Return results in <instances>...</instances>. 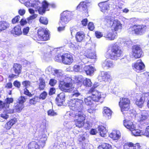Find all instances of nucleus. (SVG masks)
Wrapping results in <instances>:
<instances>
[{
  "label": "nucleus",
  "mask_w": 149,
  "mask_h": 149,
  "mask_svg": "<svg viewBox=\"0 0 149 149\" xmlns=\"http://www.w3.org/2000/svg\"><path fill=\"white\" fill-rule=\"evenodd\" d=\"M29 3L31 6L36 9L38 8L39 6L41 5V3L38 0H30Z\"/></svg>",
  "instance_id": "nucleus-28"
},
{
  "label": "nucleus",
  "mask_w": 149,
  "mask_h": 149,
  "mask_svg": "<svg viewBox=\"0 0 149 149\" xmlns=\"http://www.w3.org/2000/svg\"><path fill=\"white\" fill-rule=\"evenodd\" d=\"M75 125L76 126L79 128L83 127L84 125L85 115L84 113H75Z\"/></svg>",
  "instance_id": "nucleus-6"
},
{
  "label": "nucleus",
  "mask_w": 149,
  "mask_h": 149,
  "mask_svg": "<svg viewBox=\"0 0 149 149\" xmlns=\"http://www.w3.org/2000/svg\"><path fill=\"white\" fill-rule=\"evenodd\" d=\"M26 101V99L23 96H21L19 97L17 101V103L23 104Z\"/></svg>",
  "instance_id": "nucleus-51"
},
{
  "label": "nucleus",
  "mask_w": 149,
  "mask_h": 149,
  "mask_svg": "<svg viewBox=\"0 0 149 149\" xmlns=\"http://www.w3.org/2000/svg\"><path fill=\"white\" fill-rule=\"evenodd\" d=\"M93 49L91 48V49H88L86 50L84 54V55L87 58L93 59L95 58L96 54L95 53V49L93 45Z\"/></svg>",
  "instance_id": "nucleus-14"
},
{
  "label": "nucleus",
  "mask_w": 149,
  "mask_h": 149,
  "mask_svg": "<svg viewBox=\"0 0 149 149\" xmlns=\"http://www.w3.org/2000/svg\"><path fill=\"white\" fill-rule=\"evenodd\" d=\"M92 83L91 80L89 79L86 78L83 81L84 85L86 86L90 87Z\"/></svg>",
  "instance_id": "nucleus-47"
},
{
  "label": "nucleus",
  "mask_w": 149,
  "mask_h": 149,
  "mask_svg": "<svg viewBox=\"0 0 149 149\" xmlns=\"http://www.w3.org/2000/svg\"><path fill=\"white\" fill-rule=\"evenodd\" d=\"M20 18V17L19 15L16 16L14 18H13L12 20V23L13 24H15L16 22H18Z\"/></svg>",
  "instance_id": "nucleus-59"
},
{
  "label": "nucleus",
  "mask_w": 149,
  "mask_h": 149,
  "mask_svg": "<svg viewBox=\"0 0 149 149\" xmlns=\"http://www.w3.org/2000/svg\"><path fill=\"white\" fill-rule=\"evenodd\" d=\"M11 33L17 36H19L22 33L21 28L19 26H15L11 31Z\"/></svg>",
  "instance_id": "nucleus-31"
},
{
  "label": "nucleus",
  "mask_w": 149,
  "mask_h": 149,
  "mask_svg": "<svg viewBox=\"0 0 149 149\" xmlns=\"http://www.w3.org/2000/svg\"><path fill=\"white\" fill-rule=\"evenodd\" d=\"M123 123L124 126L130 131L135 128L134 125L130 121H127L126 120H125L123 121Z\"/></svg>",
  "instance_id": "nucleus-23"
},
{
  "label": "nucleus",
  "mask_w": 149,
  "mask_h": 149,
  "mask_svg": "<svg viewBox=\"0 0 149 149\" xmlns=\"http://www.w3.org/2000/svg\"><path fill=\"white\" fill-rule=\"evenodd\" d=\"M47 95V93L45 91L43 92L42 93H41L40 95V99H42V100H44L45 99Z\"/></svg>",
  "instance_id": "nucleus-57"
},
{
  "label": "nucleus",
  "mask_w": 149,
  "mask_h": 149,
  "mask_svg": "<svg viewBox=\"0 0 149 149\" xmlns=\"http://www.w3.org/2000/svg\"><path fill=\"white\" fill-rule=\"evenodd\" d=\"M13 99L11 98H7L5 100V102H3L0 101V110L2 111H6V112L8 113H13L14 111L13 109H9V104L11 103H12Z\"/></svg>",
  "instance_id": "nucleus-5"
},
{
  "label": "nucleus",
  "mask_w": 149,
  "mask_h": 149,
  "mask_svg": "<svg viewBox=\"0 0 149 149\" xmlns=\"http://www.w3.org/2000/svg\"><path fill=\"white\" fill-rule=\"evenodd\" d=\"M49 5V4L47 1H44L42 2V6L40 7V6H39L38 8H36L38 9L39 14L42 15L45 13L46 10H48L47 9Z\"/></svg>",
  "instance_id": "nucleus-16"
},
{
  "label": "nucleus",
  "mask_w": 149,
  "mask_h": 149,
  "mask_svg": "<svg viewBox=\"0 0 149 149\" xmlns=\"http://www.w3.org/2000/svg\"><path fill=\"white\" fill-rule=\"evenodd\" d=\"M37 16V15L36 14H34L30 16L27 18L28 23H30L31 22V20L35 19Z\"/></svg>",
  "instance_id": "nucleus-53"
},
{
  "label": "nucleus",
  "mask_w": 149,
  "mask_h": 149,
  "mask_svg": "<svg viewBox=\"0 0 149 149\" xmlns=\"http://www.w3.org/2000/svg\"><path fill=\"white\" fill-rule=\"evenodd\" d=\"M65 94L64 93H61L57 95L56 101L57 105L58 106L62 105L65 101Z\"/></svg>",
  "instance_id": "nucleus-18"
},
{
  "label": "nucleus",
  "mask_w": 149,
  "mask_h": 149,
  "mask_svg": "<svg viewBox=\"0 0 149 149\" xmlns=\"http://www.w3.org/2000/svg\"><path fill=\"white\" fill-rule=\"evenodd\" d=\"M149 96V92L144 93L141 95H138L136 102V104L140 107H141L144 101L148 99Z\"/></svg>",
  "instance_id": "nucleus-8"
},
{
  "label": "nucleus",
  "mask_w": 149,
  "mask_h": 149,
  "mask_svg": "<svg viewBox=\"0 0 149 149\" xmlns=\"http://www.w3.org/2000/svg\"><path fill=\"white\" fill-rule=\"evenodd\" d=\"M83 101L81 99H77L75 101L70 103V108L76 112L75 113H83L82 111L83 107Z\"/></svg>",
  "instance_id": "nucleus-3"
},
{
  "label": "nucleus",
  "mask_w": 149,
  "mask_h": 149,
  "mask_svg": "<svg viewBox=\"0 0 149 149\" xmlns=\"http://www.w3.org/2000/svg\"><path fill=\"white\" fill-rule=\"evenodd\" d=\"M83 69L87 75H91L94 71V69L91 66H84Z\"/></svg>",
  "instance_id": "nucleus-27"
},
{
  "label": "nucleus",
  "mask_w": 149,
  "mask_h": 149,
  "mask_svg": "<svg viewBox=\"0 0 149 149\" xmlns=\"http://www.w3.org/2000/svg\"><path fill=\"white\" fill-rule=\"evenodd\" d=\"M88 28L90 30L92 31L94 28V24L92 22H90L88 25Z\"/></svg>",
  "instance_id": "nucleus-60"
},
{
  "label": "nucleus",
  "mask_w": 149,
  "mask_h": 149,
  "mask_svg": "<svg viewBox=\"0 0 149 149\" xmlns=\"http://www.w3.org/2000/svg\"><path fill=\"white\" fill-rule=\"evenodd\" d=\"M95 109H92L91 108L88 110V112L89 113L91 114H92V116H91V117L92 118H94L93 116L95 113Z\"/></svg>",
  "instance_id": "nucleus-56"
},
{
  "label": "nucleus",
  "mask_w": 149,
  "mask_h": 149,
  "mask_svg": "<svg viewBox=\"0 0 149 149\" xmlns=\"http://www.w3.org/2000/svg\"><path fill=\"white\" fill-rule=\"evenodd\" d=\"M72 18L71 13L68 11H65L61 14L60 20L59 24L61 25H65Z\"/></svg>",
  "instance_id": "nucleus-4"
},
{
  "label": "nucleus",
  "mask_w": 149,
  "mask_h": 149,
  "mask_svg": "<svg viewBox=\"0 0 149 149\" xmlns=\"http://www.w3.org/2000/svg\"><path fill=\"white\" fill-rule=\"evenodd\" d=\"M102 66L104 67H106L109 68H113L114 64L112 61L109 59H106L102 63Z\"/></svg>",
  "instance_id": "nucleus-24"
},
{
  "label": "nucleus",
  "mask_w": 149,
  "mask_h": 149,
  "mask_svg": "<svg viewBox=\"0 0 149 149\" xmlns=\"http://www.w3.org/2000/svg\"><path fill=\"white\" fill-rule=\"evenodd\" d=\"M78 141L84 144L86 142V138L84 135H81L78 137Z\"/></svg>",
  "instance_id": "nucleus-52"
},
{
  "label": "nucleus",
  "mask_w": 149,
  "mask_h": 149,
  "mask_svg": "<svg viewBox=\"0 0 149 149\" xmlns=\"http://www.w3.org/2000/svg\"><path fill=\"white\" fill-rule=\"evenodd\" d=\"M48 114L50 116H54L56 115V113L52 109H50L48 111Z\"/></svg>",
  "instance_id": "nucleus-61"
},
{
  "label": "nucleus",
  "mask_w": 149,
  "mask_h": 149,
  "mask_svg": "<svg viewBox=\"0 0 149 149\" xmlns=\"http://www.w3.org/2000/svg\"><path fill=\"white\" fill-rule=\"evenodd\" d=\"M144 135L147 137H149V126L146 127L144 133Z\"/></svg>",
  "instance_id": "nucleus-64"
},
{
  "label": "nucleus",
  "mask_w": 149,
  "mask_h": 149,
  "mask_svg": "<svg viewBox=\"0 0 149 149\" xmlns=\"http://www.w3.org/2000/svg\"><path fill=\"white\" fill-rule=\"evenodd\" d=\"M134 146V144L132 143H127L124 145V149H130Z\"/></svg>",
  "instance_id": "nucleus-49"
},
{
  "label": "nucleus",
  "mask_w": 149,
  "mask_h": 149,
  "mask_svg": "<svg viewBox=\"0 0 149 149\" xmlns=\"http://www.w3.org/2000/svg\"><path fill=\"white\" fill-rule=\"evenodd\" d=\"M13 85L14 86L19 88L20 87L21 84L20 82L17 81H15L13 83Z\"/></svg>",
  "instance_id": "nucleus-63"
},
{
  "label": "nucleus",
  "mask_w": 149,
  "mask_h": 149,
  "mask_svg": "<svg viewBox=\"0 0 149 149\" xmlns=\"http://www.w3.org/2000/svg\"><path fill=\"white\" fill-rule=\"evenodd\" d=\"M103 113L105 117L109 118H111L112 111L109 108L107 107H105L104 108Z\"/></svg>",
  "instance_id": "nucleus-32"
},
{
  "label": "nucleus",
  "mask_w": 149,
  "mask_h": 149,
  "mask_svg": "<svg viewBox=\"0 0 149 149\" xmlns=\"http://www.w3.org/2000/svg\"><path fill=\"white\" fill-rule=\"evenodd\" d=\"M24 107V104L17 102L15 104L14 109L13 110L14 111V112L15 111L19 113L21 111Z\"/></svg>",
  "instance_id": "nucleus-29"
},
{
  "label": "nucleus",
  "mask_w": 149,
  "mask_h": 149,
  "mask_svg": "<svg viewBox=\"0 0 149 149\" xmlns=\"http://www.w3.org/2000/svg\"><path fill=\"white\" fill-rule=\"evenodd\" d=\"M85 37V34L83 32H77L76 35V38L77 41L81 42Z\"/></svg>",
  "instance_id": "nucleus-30"
},
{
  "label": "nucleus",
  "mask_w": 149,
  "mask_h": 149,
  "mask_svg": "<svg viewBox=\"0 0 149 149\" xmlns=\"http://www.w3.org/2000/svg\"><path fill=\"white\" fill-rule=\"evenodd\" d=\"M83 64L81 63L79 65H75L73 68L75 72H81L82 71V68H83L84 66V63Z\"/></svg>",
  "instance_id": "nucleus-37"
},
{
  "label": "nucleus",
  "mask_w": 149,
  "mask_h": 149,
  "mask_svg": "<svg viewBox=\"0 0 149 149\" xmlns=\"http://www.w3.org/2000/svg\"><path fill=\"white\" fill-rule=\"evenodd\" d=\"M132 52L133 56L136 58L140 57L142 53L141 47L139 45H137L133 46Z\"/></svg>",
  "instance_id": "nucleus-12"
},
{
  "label": "nucleus",
  "mask_w": 149,
  "mask_h": 149,
  "mask_svg": "<svg viewBox=\"0 0 149 149\" xmlns=\"http://www.w3.org/2000/svg\"><path fill=\"white\" fill-rule=\"evenodd\" d=\"M99 77H102V79L105 81H108L109 80H110L111 78L109 72L104 71L101 72L100 74L99 75Z\"/></svg>",
  "instance_id": "nucleus-26"
},
{
  "label": "nucleus",
  "mask_w": 149,
  "mask_h": 149,
  "mask_svg": "<svg viewBox=\"0 0 149 149\" xmlns=\"http://www.w3.org/2000/svg\"><path fill=\"white\" fill-rule=\"evenodd\" d=\"M22 67L21 65L17 63L14 64L12 68V71L15 74L19 76L22 71Z\"/></svg>",
  "instance_id": "nucleus-22"
},
{
  "label": "nucleus",
  "mask_w": 149,
  "mask_h": 149,
  "mask_svg": "<svg viewBox=\"0 0 149 149\" xmlns=\"http://www.w3.org/2000/svg\"><path fill=\"white\" fill-rule=\"evenodd\" d=\"M134 28L135 34L141 35L144 32L146 26L143 25H134Z\"/></svg>",
  "instance_id": "nucleus-17"
},
{
  "label": "nucleus",
  "mask_w": 149,
  "mask_h": 149,
  "mask_svg": "<svg viewBox=\"0 0 149 149\" xmlns=\"http://www.w3.org/2000/svg\"><path fill=\"white\" fill-rule=\"evenodd\" d=\"M111 146L109 144L103 143L98 147V149H111Z\"/></svg>",
  "instance_id": "nucleus-42"
},
{
  "label": "nucleus",
  "mask_w": 149,
  "mask_h": 149,
  "mask_svg": "<svg viewBox=\"0 0 149 149\" xmlns=\"http://www.w3.org/2000/svg\"><path fill=\"white\" fill-rule=\"evenodd\" d=\"M54 71V75L59 81V86L61 90L72 93L71 96L73 97H77L81 95L73 86V81L68 75H65L61 70H55Z\"/></svg>",
  "instance_id": "nucleus-1"
},
{
  "label": "nucleus",
  "mask_w": 149,
  "mask_h": 149,
  "mask_svg": "<svg viewBox=\"0 0 149 149\" xmlns=\"http://www.w3.org/2000/svg\"><path fill=\"white\" fill-rule=\"evenodd\" d=\"M54 59L56 61L58 62L61 61V60L62 61V55L58 54L57 55L55 56Z\"/></svg>",
  "instance_id": "nucleus-55"
},
{
  "label": "nucleus",
  "mask_w": 149,
  "mask_h": 149,
  "mask_svg": "<svg viewBox=\"0 0 149 149\" xmlns=\"http://www.w3.org/2000/svg\"><path fill=\"white\" fill-rule=\"evenodd\" d=\"M116 33H109L105 35V37L107 38L110 40H113L116 38L117 37Z\"/></svg>",
  "instance_id": "nucleus-38"
},
{
  "label": "nucleus",
  "mask_w": 149,
  "mask_h": 149,
  "mask_svg": "<svg viewBox=\"0 0 149 149\" xmlns=\"http://www.w3.org/2000/svg\"><path fill=\"white\" fill-rule=\"evenodd\" d=\"M110 48L108 57L110 58L117 60L123 55V52L121 47L116 43L111 45Z\"/></svg>",
  "instance_id": "nucleus-2"
},
{
  "label": "nucleus",
  "mask_w": 149,
  "mask_h": 149,
  "mask_svg": "<svg viewBox=\"0 0 149 149\" xmlns=\"http://www.w3.org/2000/svg\"><path fill=\"white\" fill-rule=\"evenodd\" d=\"M138 120L141 123L145 121L149 117V115L148 112L146 111H142L140 113L138 114Z\"/></svg>",
  "instance_id": "nucleus-19"
},
{
  "label": "nucleus",
  "mask_w": 149,
  "mask_h": 149,
  "mask_svg": "<svg viewBox=\"0 0 149 149\" xmlns=\"http://www.w3.org/2000/svg\"><path fill=\"white\" fill-rule=\"evenodd\" d=\"M131 131L132 135L135 136H140L141 135V133L140 130H135V128Z\"/></svg>",
  "instance_id": "nucleus-45"
},
{
  "label": "nucleus",
  "mask_w": 149,
  "mask_h": 149,
  "mask_svg": "<svg viewBox=\"0 0 149 149\" xmlns=\"http://www.w3.org/2000/svg\"><path fill=\"white\" fill-rule=\"evenodd\" d=\"M93 100L91 96L88 97L84 99V102L85 104L88 106H91L93 104Z\"/></svg>",
  "instance_id": "nucleus-43"
},
{
  "label": "nucleus",
  "mask_w": 149,
  "mask_h": 149,
  "mask_svg": "<svg viewBox=\"0 0 149 149\" xmlns=\"http://www.w3.org/2000/svg\"><path fill=\"white\" fill-rule=\"evenodd\" d=\"M57 82L56 80L54 79H50L49 83V84L51 86H54Z\"/></svg>",
  "instance_id": "nucleus-58"
},
{
  "label": "nucleus",
  "mask_w": 149,
  "mask_h": 149,
  "mask_svg": "<svg viewBox=\"0 0 149 149\" xmlns=\"http://www.w3.org/2000/svg\"><path fill=\"white\" fill-rule=\"evenodd\" d=\"M0 110L3 111V113L0 115V121L3 122L9 117V116L8 114L12 113H8L6 112V110L2 111V110Z\"/></svg>",
  "instance_id": "nucleus-33"
},
{
  "label": "nucleus",
  "mask_w": 149,
  "mask_h": 149,
  "mask_svg": "<svg viewBox=\"0 0 149 149\" xmlns=\"http://www.w3.org/2000/svg\"><path fill=\"white\" fill-rule=\"evenodd\" d=\"M22 85L26 88H25L29 87L30 86L31 84L30 82L29 81H25L22 82Z\"/></svg>",
  "instance_id": "nucleus-54"
},
{
  "label": "nucleus",
  "mask_w": 149,
  "mask_h": 149,
  "mask_svg": "<svg viewBox=\"0 0 149 149\" xmlns=\"http://www.w3.org/2000/svg\"><path fill=\"white\" fill-rule=\"evenodd\" d=\"M40 100V98L37 96H35L33 98L29 100V103L31 105L35 104L36 103L38 102Z\"/></svg>",
  "instance_id": "nucleus-44"
},
{
  "label": "nucleus",
  "mask_w": 149,
  "mask_h": 149,
  "mask_svg": "<svg viewBox=\"0 0 149 149\" xmlns=\"http://www.w3.org/2000/svg\"><path fill=\"white\" fill-rule=\"evenodd\" d=\"M111 28L112 29L114 30L115 31H118L121 29L122 25L119 21L118 20H115L113 22Z\"/></svg>",
  "instance_id": "nucleus-21"
},
{
  "label": "nucleus",
  "mask_w": 149,
  "mask_h": 149,
  "mask_svg": "<svg viewBox=\"0 0 149 149\" xmlns=\"http://www.w3.org/2000/svg\"><path fill=\"white\" fill-rule=\"evenodd\" d=\"M120 136V133L119 131H113L109 135V136L113 140L119 139Z\"/></svg>",
  "instance_id": "nucleus-25"
},
{
  "label": "nucleus",
  "mask_w": 149,
  "mask_h": 149,
  "mask_svg": "<svg viewBox=\"0 0 149 149\" xmlns=\"http://www.w3.org/2000/svg\"><path fill=\"white\" fill-rule=\"evenodd\" d=\"M133 69L137 72H140L143 70L145 68V65L140 60H138L136 63L132 64Z\"/></svg>",
  "instance_id": "nucleus-11"
},
{
  "label": "nucleus",
  "mask_w": 149,
  "mask_h": 149,
  "mask_svg": "<svg viewBox=\"0 0 149 149\" xmlns=\"http://www.w3.org/2000/svg\"><path fill=\"white\" fill-rule=\"evenodd\" d=\"M57 70L56 69H55L54 68H53L51 66H49L45 70V72L46 73L48 74H50L52 73L53 71L54 72V75L55 74V71L54 70Z\"/></svg>",
  "instance_id": "nucleus-48"
},
{
  "label": "nucleus",
  "mask_w": 149,
  "mask_h": 149,
  "mask_svg": "<svg viewBox=\"0 0 149 149\" xmlns=\"http://www.w3.org/2000/svg\"><path fill=\"white\" fill-rule=\"evenodd\" d=\"M130 101L128 98L123 97L120 98L119 104L122 112L127 111L130 108Z\"/></svg>",
  "instance_id": "nucleus-7"
},
{
  "label": "nucleus",
  "mask_w": 149,
  "mask_h": 149,
  "mask_svg": "<svg viewBox=\"0 0 149 149\" xmlns=\"http://www.w3.org/2000/svg\"><path fill=\"white\" fill-rule=\"evenodd\" d=\"M16 120L15 118L10 120L5 125V128L7 130L10 129L11 127L15 123Z\"/></svg>",
  "instance_id": "nucleus-36"
},
{
  "label": "nucleus",
  "mask_w": 149,
  "mask_h": 149,
  "mask_svg": "<svg viewBox=\"0 0 149 149\" xmlns=\"http://www.w3.org/2000/svg\"><path fill=\"white\" fill-rule=\"evenodd\" d=\"M40 146L35 141L31 142L28 145V149H40Z\"/></svg>",
  "instance_id": "nucleus-34"
},
{
  "label": "nucleus",
  "mask_w": 149,
  "mask_h": 149,
  "mask_svg": "<svg viewBox=\"0 0 149 149\" xmlns=\"http://www.w3.org/2000/svg\"><path fill=\"white\" fill-rule=\"evenodd\" d=\"M92 94L91 96L93 100L95 102L99 101L101 98V93L95 90L94 88H92L89 91Z\"/></svg>",
  "instance_id": "nucleus-13"
},
{
  "label": "nucleus",
  "mask_w": 149,
  "mask_h": 149,
  "mask_svg": "<svg viewBox=\"0 0 149 149\" xmlns=\"http://www.w3.org/2000/svg\"><path fill=\"white\" fill-rule=\"evenodd\" d=\"M100 8L101 11L104 13H107L109 8V5L107 2H102L98 4Z\"/></svg>",
  "instance_id": "nucleus-20"
},
{
  "label": "nucleus",
  "mask_w": 149,
  "mask_h": 149,
  "mask_svg": "<svg viewBox=\"0 0 149 149\" xmlns=\"http://www.w3.org/2000/svg\"><path fill=\"white\" fill-rule=\"evenodd\" d=\"M47 139L46 136L45 134L42 135L39 141L40 146L42 147L44 146Z\"/></svg>",
  "instance_id": "nucleus-41"
},
{
  "label": "nucleus",
  "mask_w": 149,
  "mask_h": 149,
  "mask_svg": "<svg viewBox=\"0 0 149 149\" xmlns=\"http://www.w3.org/2000/svg\"><path fill=\"white\" fill-rule=\"evenodd\" d=\"M98 130L100 135L102 137H104L107 132L105 128L102 126H100L98 128Z\"/></svg>",
  "instance_id": "nucleus-35"
},
{
  "label": "nucleus",
  "mask_w": 149,
  "mask_h": 149,
  "mask_svg": "<svg viewBox=\"0 0 149 149\" xmlns=\"http://www.w3.org/2000/svg\"><path fill=\"white\" fill-rule=\"evenodd\" d=\"M39 21L40 22L43 24L46 25L48 24V20L45 17H41Z\"/></svg>",
  "instance_id": "nucleus-50"
},
{
  "label": "nucleus",
  "mask_w": 149,
  "mask_h": 149,
  "mask_svg": "<svg viewBox=\"0 0 149 149\" xmlns=\"http://www.w3.org/2000/svg\"><path fill=\"white\" fill-rule=\"evenodd\" d=\"M64 127L67 129H71L74 125L73 123L71 121H65L63 123Z\"/></svg>",
  "instance_id": "nucleus-40"
},
{
  "label": "nucleus",
  "mask_w": 149,
  "mask_h": 149,
  "mask_svg": "<svg viewBox=\"0 0 149 149\" xmlns=\"http://www.w3.org/2000/svg\"><path fill=\"white\" fill-rule=\"evenodd\" d=\"M9 24L6 22H0V31L5 30L8 27Z\"/></svg>",
  "instance_id": "nucleus-39"
},
{
  "label": "nucleus",
  "mask_w": 149,
  "mask_h": 149,
  "mask_svg": "<svg viewBox=\"0 0 149 149\" xmlns=\"http://www.w3.org/2000/svg\"><path fill=\"white\" fill-rule=\"evenodd\" d=\"M38 37L40 40H46L49 39L48 30L45 28H40L38 31Z\"/></svg>",
  "instance_id": "nucleus-9"
},
{
  "label": "nucleus",
  "mask_w": 149,
  "mask_h": 149,
  "mask_svg": "<svg viewBox=\"0 0 149 149\" xmlns=\"http://www.w3.org/2000/svg\"><path fill=\"white\" fill-rule=\"evenodd\" d=\"M95 33L96 37L98 38H101L103 36V34L102 33L99 31H96Z\"/></svg>",
  "instance_id": "nucleus-62"
},
{
  "label": "nucleus",
  "mask_w": 149,
  "mask_h": 149,
  "mask_svg": "<svg viewBox=\"0 0 149 149\" xmlns=\"http://www.w3.org/2000/svg\"><path fill=\"white\" fill-rule=\"evenodd\" d=\"M91 3L88 1L86 0L81 2L77 7V9H79L84 13H88V7L91 6Z\"/></svg>",
  "instance_id": "nucleus-10"
},
{
  "label": "nucleus",
  "mask_w": 149,
  "mask_h": 149,
  "mask_svg": "<svg viewBox=\"0 0 149 149\" xmlns=\"http://www.w3.org/2000/svg\"><path fill=\"white\" fill-rule=\"evenodd\" d=\"M40 83L39 85V88L40 90L44 89L45 86V80L42 79H40Z\"/></svg>",
  "instance_id": "nucleus-46"
},
{
  "label": "nucleus",
  "mask_w": 149,
  "mask_h": 149,
  "mask_svg": "<svg viewBox=\"0 0 149 149\" xmlns=\"http://www.w3.org/2000/svg\"><path fill=\"white\" fill-rule=\"evenodd\" d=\"M72 56L68 53L62 55V62L65 64L70 65L73 62Z\"/></svg>",
  "instance_id": "nucleus-15"
}]
</instances>
